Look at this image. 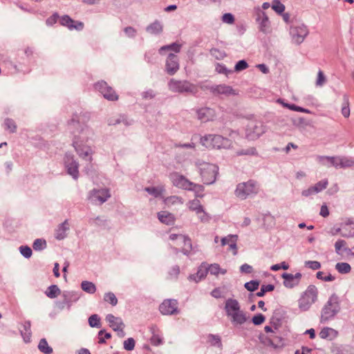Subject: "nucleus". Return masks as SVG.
Returning <instances> with one entry per match:
<instances>
[{
    "instance_id": "1",
    "label": "nucleus",
    "mask_w": 354,
    "mask_h": 354,
    "mask_svg": "<svg viewBox=\"0 0 354 354\" xmlns=\"http://www.w3.org/2000/svg\"><path fill=\"white\" fill-rule=\"evenodd\" d=\"M83 115L73 114L68 120V125L71 129H76L74 132L73 146L79 156L89 162H91L93 151L90 146L86 143L91 139L94 135L93 131L87 125L83 124Z\"/></svg>"
},
{
    "instance_id": "2",
    "label": "nucleus",
    "mask_w": 354,
    "mask_h": 354,
    "mask_svg": "<svg viewBox=\"0 0 354 354\" xmlns=\"http://www.w3.org/2000/svg\"><path fill=\"white\" fill-rule=\"evenodd\" d=\"M224 308L233 325H242L248 320L246 313L241 309V306L236 299H227Z\"/></svg>"
},
{
    "instance_id": "3",
    "label": "nucleus",
    "mask_w": 354,
    "mask_h": 354,
    "mask_svg": "<svg viewBox=\"0 0 354 354\" xmlns=\"http://www.w3.org/2000/svg\"><path fill=\"white\" fill-rule=\"evenodd\" d=\"M340 300L336 294H333L323 306L321 311L320 322L326 323L333 319L340 311Z\"/></svg>"
},
{
    "instance_id": "4",
    "label": "nucleus",
    "mask_w": 354,
    "mask_h": 354,
    "mask_svg": "<svg viewBox=\"0 0 354 354\" xmlns=\"http://www.w3.org/2000/svg\"><path fill=\"white\" fill-rule=\"evenodd\" d=\"M201 173L203 181L206 185H210L216 181L218 167L214 164L208 162H196Z\"/></svg>"
},
{
    "instance_id": "5",
    "label": "nucleus",
    "mask_w": 354,
    "mask_h": 354,
    "mask_svg": "<svg viewBox=\"0 0 354 354\" xmlns=\"http://www.w3.org/2000/svg\"><path fill=\"white\" fill-rule=\"evenodd\" d=\"M201 143L206 147L216 149L229 148L232 145L230 140L220 135L209 134L201 138Z\"/></svg>"
},
{
    "instance_id": "6",
    "label": "nucleus",
    "mask_w": 354,
    "mask_h": 354,
    "mask_svg": "<svg viewBox=\"0 0 354 354\" xmlns=\"http://www.w3.org/2000/svg\"><path fill=\"white\" fill-rule=\"evenodd\" d=\"M318 290L314 285H310L298 301V306L303 311L308 310L317 299Z\"/></svg>"
},
{
    "instance_id": "7",
    "label": "nucleus",
    "mask_w": 354,
    "mask_h": 354,
    "mask_svg": "<svg viewBox=\"0 0 354 354\" xmlns=\"http://www.w3.org/2000/svg\"><path fill=\"white\" fill-rule=\"evenodd\" d=\"M168 88L174 93L196 94L198 92L197 86L187 80L171 79L168 82Z\"/></svg>"
},
{
    "instance_id": "8",
    "label": "nucleus",
    "mask_w": 354,
    "mask_h": 354,
    "mask_svg": "<svg viewBox=\"0 0 354 354\" xmlns=\"http://www.w3.org/2000/svg\"><path fill=\"white\" fill-rule=\"evenodd\" d=\"M258 185L252 180L246 183H241L237 185L235 189V195L241 200H245L252 194H256L258 192Z\"/></svg>"
},
{
    "instance_id": "9",
    "label": "nucleus",
    "mask_w": 354,
    "mask_h": 354,
    "mask_svg": "<svg viewBox=\"0 0 354 354\" xmlns=\"http://www.w3.org/2000/svg\"><path fill=\"white\" fill-rule=\"evenodd\" d=\"M266 132V127L260 121L250 122L245 130V136L248 140H254Z\"/></svg>"
},
{
    "instance_id": "10",
    "label": "nucleus",
    "mask_w": 354,
    "mask_h": 354,
    "mask_svg": "<svg viewBox=\"0 0 354 354\" xmlns=\"http://www.w3.org/2000/svg\"><path fill=\"white\" fill-rule=\"evenodd\" d=\"M88 197L92 203L102 205L111 197V193L107 188L93 189L89 192Z\"/></svg>"
},
{
    "instance_id": "11",
    "label": "nucleus",
    "mask_w": 354,
    "mask_h": 354,
    "mask_svg": "<svg viewBox=\"0 0 354 354\" xmlns=\"http://www.w3.org/2000/svg\"><path fill=\"white\" fill-rule=\"evenodd\" d=\"M309 33L307 26L304 24L292 26L290 34L292 41L299 45L301 44Z\"/></svg>"
},
{
    "instance_id": "12",
    "label": "nucleus",
    "mask_w": 354,
    "mask_h": 354,
    "mask_svg": "<svg viewBox=\"0 0 354 354\" xmlns=\"http://www.w3.org/2000/svg\"><path fill=\"white\" fill-rule=\"evenodd\" d=\"M95 88L98 91L103 97L110 101H115L118 99V95L112 87L109 86L104 81H100L95 84Z\"/></svg>"
},
{
    "instance_id": "13",
    "label": "nucleus",
    "mask_w": 354,
    "mask_h": 354,
    "mask_svg": "<svg viewBox=\"0 0 354 354\" xmlns=\"http://www.w3.org/2000/svg\"><path fill=\"white\" fill-rule=\"evenodd\" d=\"M64 164L67 172L74 179H77L79 176V163L75 160L74 156L70 153H66L64 157Z\"/></svg>"
},
{
    "instance_id": "14",
    "label": "nucleus",
    "mask_w": 354,
    "mask_h": 354,
    "mask_svg": "<svg viewBox=\"0 0 354 354\" xmlns=\"http://www.w3.org/2000/svg\"><path fill=\"white\" fill-rule=\"evenodd\" d=\"M169 179L174 186L185 190L190 189L189 186L192 185V182L189 181L187 178L178 172L170 174Z\"/></svg>"
},
{
    "instance_id": "15",
    "label": "nucleus",
    "mask_w": 354,
    "mask_h": 354,
    "mask_svg": "<svg viewBox=\"0 0 354 354\" xmlns=\"http://www.w3.org/2000/svg\"><path fill=\"white\" fill-rule=\"evenodd\" d=\"M302 274L297 272L295 274L284 272L281 274L283 279V284L287 288H293L297 286L301 281Z\"/></svg>"
},
{
    "instance_id": "16",
    "label": "nucleus",
    "mask_w": 354,
    "mask_h": 354,
    "mask_svg": "<svg viewBox=\"0 0 354 354\" xmlns=\"http://www.w3.org/2000/svg\"><path fill=\"white\" fill-rule=\"evenodd\" d=\"M256 21L258 24L259 31L265 34L270 32V24L267 15L264 12L261 10L257 12Z\"/></svg>"
},
{
    "instance_id": "17",
    "label": "nucleus",
    "mask_w": 354,
    "mask_h": 354,
    "mask_svg": "<svg viewBox=\"0 0 354 354\" xmlns=\"http://www.w3.org/2000/svg\"><path fill=\"white\" fill-rule=\"evenodd\" d=\"M210 92L216 95H223L225 96L236 95L237 92L232 86L226 84L214 85L209 88Z\"/></svg>"
},
{
    "instance_id": "18",
    "label": "nucleus",
    "mask_w": 354,
    "mask_h": 354,
    "mask_svg": "<svg viewBox=\"0 0 354 354\" xmlns=\"http://www.w3.org/2000/svg\"><path fill=\"white\" fill-rule=\"evenodd\" d=\"M162 315H173L178 312V302L175 299H166L159 307Z\"/></svg>"
},
{
    "instance_id": "19",
    "label": "nucleus",
    "mask_w": 354,
    "mask_h": 354,
    "mask_svg": "<svg viewBox=\"0 0 354 354\" xmlns=\"http://www.w3.org/2000/svg\"><path fill=\"white\" fill-rule=\"evenodd\" d=\"M179 69V63L178 57L173 54L170 53L166 60V71L170 75H174Z\"/></svg>"
},
{
    "instance_id": "20",
    "label": "nucleus",
    "mask_w": 354,
    "mask_h": 354,
    "mask_svg": "<svg viewBox=\"0 0 354 354\" xmlns=\"http://www.w3.org/2000/svg\"><path fill=\"white\" fill-rule=\"evenodd\" d=\"M60 24L64 26H66L70 30L75 29L77 30H82L84 28V24L82 22L75 21L68 15L62 17Z\"/></svg>"
},
{
    "instance_id": "21",
    "label": "nucleus",
    "mask_w": 354,
    "mask_h": 354,
    "mask_svg": "<svg viewBox=\"0 0 354 354\" xmlns=\"http://www.w3.org/2000/svg\"><path fill=\"white\" fill-rule=\"evenodd\" d=\"M197 115L198 120L205 122L215 118V111L208 107H203L197 111Z\"/></svg>"
},
{
    "instance_id": "22",
    "label": "nucleus",
    "mask_w": 354,
    "mask_h": 354,
    "mask_svg": "<svg viewBox=\"0 0 354 354\" xmlns=\"http://www.w3.org/2000/svg\"><path fill=\"white\" fill-rule=\"evenodd\" d=\"M69 230L68 221L66 219L58 225L55 231V238L57 240H63L67 236V232Z\"/></svg>"
},
{
    "instance_id": "23",
    "label": "nucleus",
    "mask_w": 354,
    "mask_h": 354,
    "mask_svg": "<svg viewBox=\"0 0 354 354\" xmlns=\"http://www.w3.org/2000/svg\"><path fill=\"white\" fill-rule=\"evenodd\" d=\"M354 161L346 157L333 156V159L332 161V167H334L335 168L350 167H352Z\"/></svg>"
},
{
    "instance_id": "24",
    "label": "nucleus",
    "mask_w": 354,
    "mask_h": 354,
    "mask_svg": "<svg viewBox=\"0 0 354 354\" xmlns=\"http://www.w3.org/2000/svg\"><path fill=\"white\" fill-rule=\"evenodd\" d=\"M106 321L109 322V326L115 331L119 328H124L125 326L120 317H115L112 314H108L106 316Z\"/></svg>"
},
{
    "instance_id": "25",
    "label": "nucleus",
    "mask_w": 354,
    "mask_h": 354,
    "mask_svg": "<svg viewBox=\"0 0 354 354\" xmlns=\"http://www.w3.org/2000/svg\"><path fill=\"white\" fill-rule=\"evenodd\" d=\"M207 272H208L207 263H203L198 267L196 274L189 275L188 279L189 280H193L195 282H198L200 280L204 279L206 277Z\"/></svg>"
},
{
    "instance_id": "26",
    "label": "nucleus",
    "mask_w": 354,
    "mask_h": 354,
    "mask_svg": "<svg viewBox=\"0 0 354 354\" xmlns=\"http://www.w3.org/2000/svg\"><path fill=\"white\" fill-rule=\"evenodd\" d=\"M337 232H340L341 235L344 237L354 236V223L344 224L341 228L337 229L336 232L333 234Z\"/></svg>"
},
{
    "instance_id": "27",
    "label": "nucleus",
    "mask_w": 354,
    "mask_h": 354,
    "mask_svg": "<svg viewBox=\"0 0 354 354\" xmlns=\"http://www.w3.org/2000/svg\"><path fill=\"white\" fill-rule=\"evenodd\" d=\"M133 120H129L124 115H117L112 118H110L108 120L109 125H116L119 124H123L125 126H129L132 124Z\"/></svg>"
},
{
    "instance_id": "28",
    "label": "nucleus",
    "mask_w": 354,
    "mask_h": 354,
    "mask_svg": "<svg viewBox=\"0 0 354 354\" xmlns=\"http://www.w3.org/2000/svg\"><path fill=\"white\" fill-rule=\"evenodd\" d=\"M159 221L166 225H173L174 223V216L171 213L167 211H162L158 213Z\"/></svg>"
},
{
    "instance_id": "29",
    "label": "nucleus",
    "mask_w": 354,
    "mask_h": 354,
    "mask_svg": "<svg viewBox=\"0 0 354 354\" xmlns=\"http://www.w3.org/2000/svg\"><path fill=\"white\" fill-rule=\"evenodd\" d=\"M337 331L329 327H325L320 331L319 335L322 339L333 340L337 336Z\"/></svg>"
},
{
    "instance_id": "30",
    "label": "nucleus",
    "mask_w": 354,
    "mask_h": 354,
    "mask_svg": "<svg viewBox=\"0 0 354 354\" xmlns=\"http://www.w3.org/2000/svg\"><path fill=\"white\" fill-rule=\"evenodd\" d=\"M62 297L66 299V302L68 303V310H69L72 303L79 299L80 295L74 291H64L62 294Z\"/></svg>"
},
{
    "instance_id": "31",
    "label": "nucleus",
    "mask_w": 354,
    "mask_h": 354,
    "mask_svg": "<svg viewBox=\"0 0 354 354\" xmlns=\"http://www.w3.org/2000/svg\"><path fill=\"white\" fill-rule=\"evenodd\" d=\"M147 32L151 35H158L162 31V25L160 21L156 20L152 24H149L147 28Z\"/></svg>"
},
{
    "instance_id": "32",
    "label": "nucleus",
    "mask_w": 354,
    "mask_h": 354,
    "mask_svg": "<svg viewBox=\"0 0 354 354\" xmlns=\"http://www.w3.org/2000/svg\"><path fill=\"white\" fill-rule=\"evenodd\" d=\"M30 322L26 321L23 325V330H21V334L24 338L25 342L28 343L30 341L31 330H30Z\"/></svg>"
},
{
    "instance_id": "33",
    "label": "nucleus",
    "mask_w": 354,
    "mask_h": 354,
    "mask_svg": "<svg viewBox=\"0 0 354 354\" xmlns=\"http://www.w3.org/2000/svg\"><path fill=\"white\" fill-rule=\"evenodd\" d=\"M45 294L48 297L54 299L61 294V290L57 285H51L47 288Z\"/></svg>"
},
{
    "instance_id": "34",
    "label": "nucleus",
    "mask_w": 354,
    "mask_h": 354,
    "mask_svg": "<svg viewBox=\"0 0 354 354\" xmlns=\"http://www.w3.org/2000/svg\"><path fill=\"white\" fill-rule=\"evenodd\" d=\"M145 191L148 192L149 194L153 196L154 197L157 198L161 196L162 192L165 191V188L163 186L147 187L145 188Z\"/></svg>"
},
{
    "instance_id": "35",
    "label": "nucleus",
    "mask_w": 354,
    "mask_h": 354,
    "mask_svg": "<svg viewBox=\"0 0 354 354\" xmlns=\"http://www.w3.org/2000/svg\"><path fill=\"white\" fill-rule=\"evenodd\" d=\"M81 288L84 292L89 294H93L96 291L95 285L88 281H83L81 283Z\"/></svg>"
},
{
    "instance_id": "36",
    "label": "nucleus",
    "mask_w": 354,
    "mask_h": 354,
    "mask_svg": "<svg viewBox=\"0 0 354 354\" xmlns=\"http://www.w3.org/2000/svg\"><path fill=\"white\" fill-rule=\"evenodd\" d=\"M38 348L44 354H50L53 353V348L48 346L46 339L44 338L39 341Z\"/></svg>"
},
{
    "instance_id": "37",
    "label": "nucleus",
    "mask_w": 354,
    "mask_h": 354,
    "mask_svg": "<svg viewBox=\"0 0 354 354\" xmlns=\"http://www.w3.org/2000/svg\"><path fill=\"white\" fill-rule=\"evenodd\" d=\"M316 159L317 162L323 166L327 167H332L333 156H317Z\"/></svg>"
},
{
    "instance_id": "38",
    "label": "nucleus",
    "mask_w": 354,
    "mask_h": 354,
    "mask_svg": "<svg viewBox=\"0 0 354 354\" xmlns=\"http://www.w3.org/2000/svg\"><path fill=\"white\" fill-rule=\"evenodd\" d=\"M335 269L341 274H347L350 272L351 268L348 263L341 262L335 265Z\"/></svg>"
},
{
    "instance_id": "39",
    "label": "nucleus",
    "mask_w": 354,
    "mask_h": 354,
    "mask_svg": "<svg viewBox=\"0 0 354 354\" xmlns=\"http://www.w3.org/2000/svg\"><path fill=\"white\" fill-rule=\"evenodd\" d=\"M169 50L178 53L180 50V45L176 43H173L170 45L163 46L159 49V53L163 54L165 51Z\"/></svg>"
},
{
    "instance_id": "40",
    "label": "nucleus",
    "mask_w": 354,
    "mask_h": 354,
    "mask_svg": "<svg viewBox=\"0 0 354 354\" xmlns=\"http://www.w3.org/2000/svg\"><path fill=\"white\" fill-rule=\"evenodd\" d=\"M47 243L43 239H37L34 241L32 248L36 251H41L46 248Z\"/></svg>"
},
{
    "instance_id": "41",
    "label": "nucleus",
    "mask_w": 354,
    "mask_h": 354,
    "mask_svg": "<svg viewBox=\"0 0 354 354\" xmlns=\"http://www.w3.org/2000/svg\"><path fill=\"white\" fill-rule=\"evenodd\" d=\"M89 222L93 225H95L97 226H100L103 227H106L108 224L107 220L104 216H97L93 219H91Z\"/></svg>"
},
{
    "instance_id": "42",
    "label": "nucleus",
    "mask_w": 354,
    "mask_h": 354,
    "mask_svg": "<svg viewBox=\"0 0 354 354\" xmlns=\"http://www.w3.org/2000/svg\"><path fill=\"white\" fill-rule=\"evenodd\" d=\"M104 300L111 304L113 306H116L118 304V299L116 298L114 293L111 292H109L104 294Z\"/></svg>"
},
{
    "instance_id": "43",
    "label": "nucleus",
    "mask_w": 354,
    "mask_h": 354,
    "mask_svg": "<svg viewBox=\"0 0 354 354\" xmlns=\"http://www.w3.org/2000/svg\"><path fill=\"white\" fill-rule=\"evenodd\" d=\"M342 113L345 118H348L350 115L348 97L346 95H344V104L342 109Z\"/></svg>"
},
{
    "instance_id": "44",
    "label": "nucleus",
    "mask_w": 354,
    "mask_h": 354,
    "mask_svg": "<svg viewBox=\"0 0 354 354\" xmlns=\"http://www.w3.org/2000/svg\"><path fill=\"white\" fill-rule=\"evenodd\" d=\"M328 183V180L326 179L320 180L313 186V189L315 190L316 194L319 193L320 192L326 188Z\"/></svg>"
},
{
    "instance_id": "45",
    "label": "nucleus",
    "mask_w": 354,
    "mask_h": 354,
    "mask_svg": "<svg viewBox=\"0 0 354 354\" xmlns=\"http://www.w3.org/2000/svg\"><path fill=\"white\" fill-rule=\"evenodd\" d=\"M6 129L11 133H15L17 130V125L15 121L10 118H6L4 121Z\"/></svg>"
},
{
    "instance_id": "46",
    "label": "nucleus",
    "mask_w": 354,
    "mask_h": 354,
    "mask_svg": "<svg viewBox=\"0 0 354 354\" xmlns=\"http://www.w3.org/2000/svg\"><path fill=\"white\" fill-rule=\"evenodd\" d=\"M209 342L213 346H218L221 347L222 346L221 337L217 335L209 334L207 336Z\"/></svg>"
},
{
    "instance_id": "47",
    "label": "nucleus",
    "mask_w": 354,
    "mask_h": 354,
    "mask_svg": "<svg viewBox=\"0 0 354 354\" xmlns=\"http://www.w3.org/2000/svg\"><path fill=\"white\" fill-rule=\"evenodd\" d=\"M259 286V281L257 280H252L249 282H246L244 284V287L245 289H247L248 291L253 292L258 289Z\"/></svg>"
},
{
    "instance_id": "48",
    "label": "nucleus",
    "mask_w": 354,
    "mask_h": 354,
    "mask_svg": "<svg viewBox=\"0 0 354 354\" xmlns=\"http://www.w3.org/2000/svg\"><path fill=\"white\" fill-rule=\"evenodd\" d=\"M88 324L91 327L100 328V319L99 316L96 314L92 315L88 318Z\"/></svg>"
},
{
    "instance_id": "49",
    "label": "nucleus",
    "mask_w": 354,
    "mask_h": 354,
    "mask_svg": "<svg viewBox=\"0 0 354 354\" xmlns=\"http://www.w3.org/2000/svg\"><path fill=\"white\" fill-rule=\"evenodd\" d=\"M274 285H272V284L263 285L261 287L260 291L257 292L256 295L259 297H263V296H264L266 292H271V291L274 290Z\"/></svg>"
},
{
    "instance_id": "50",
    "label": "nucleus",
    "mask_w": 354,
    "mask_h": 354,
    "mask_svg": "<svg viewBox=\"0 0 354 354\" xmlns=\"http://www.w3.org/2000/svg\"><path fill=\"white\" fill-rule=\"evenodd\" d=\"M165 203L167 205H174V204H183V200L182 198L178 196H171L169 197H167L165 199Z\"/></svg>"
},
{
    "instance_id": "51",
    "label": "nucleus",
    "mask_w": 354,
    "mask_h": 354,
    "mask_svg": "<svg viewBox=\"0 0 354 354\" xmlns=\"http://www.w3.org/2000/svg\"><path fill=\"white\" fill-rule=\"evenodd\" d=\"M189 187L190 189H187V190L195 192L196 196L201 197L203 196L202 194H201V193H202L204 190V187L203 185L192 183V185Z\"/></svg>"
},
{
    "instance_id": "52",
    "label": "nucleus",
    "mask_w": 354,
    "mask_h": 354,
    "mask_svg": "<svg viewBox=\"0 0 354 354\" xmlns=\"http://www.w3.org/2000/svg\"><path fill=\"white\" fill-rule=\"evenodd\" d=\"M19 252L22 256L28 259L32 256V252L30 247L27 245H21L19 247Z\"/></svg>"
},
{
    "instance_id": "53",
    "label": "nucleus",
    "mask_w": 354,
    "mask_h": 354,
    "mask_svg": "<svg viewBox=\"0 0 354 354\" xmlns=\"http://www.w3.org/2000/svg\"><path fill=\"white\" fill-rule=\"evenodd\" d=\"M304 266L313 270H319L321 268V263L317 261H306Z\"/></svg>"
},
{
    "instance_id": "54",
    "label": "nucleus",
    "mask_w": 354,
    "mask_h": 354,
    "mask_svg": "<svg viewBox=\"0 0 354 354\" xmlns=\"http://www.w3.org/2000/svg\"><path fill=\"white\" fill-rule=\"evenodd\" d=\"M346 245V243L345 241L344 240H342V239H339L336 241V243H335V252L337 253V254H341L342 251V250H345V246Z\"/></svg>"
},
{
    "instance_id": "55",
    "label": "nucleus",
    "mask_w": 354,
    "mask_h": 354,
    "mask_svg": "<svg viewBox=\"0 0 354 354\" xmlns=\"http://www.w3.org/2000/svg\"><path fill=\"white\" fill-rule=\"evenodd\" d=\"M135 347V340L129 337L124 342V348L127 351H132Z\"/></svg>"
},
{
    "instance_id": "56",
    "label": "nucleus",
    "mask_w": 354,
    "mask_h": 354,
    "mask_svg": "<svg viewBox=\"0 0 354 354\" xmlns=\"http://www.w3.org/2000/svg\"><path fill=\"white\" fill-rule=\"evenodd\" d=\"M316 277L318 279L324 281H333L335 280V277L332 274H329L326 277H324V272L322 271H319L316 274Z\"/></svg>"
},
{
    "instance_id": "57",
    "label": "nucleus",
    "mask_w": 354,
    "mask_h": 354,
    "mask_svg": "<svg viewBox=\"0 0 354 354\" xmlns=\"http://www.w3.org/2000/svg\"><path fill=\"white\" fill-rule=\"evenodd\" d=\"M207 269L208 272H209L211 274L218 275L220 271V266L217 263H213L211 265L207 264Z\"/></svg>"
},
{
    "instance_id": "58",
    "label": "nucleus",
    "mask_w": 354,
    "mask_h": 354,
    "mask_svg": "<svg viewBox=\"0 0 354 354\" xmlns=\"http://www.w3.org/2000/svg\"><path fill=\"white\" fill-rule=\"evenodd\" d=\"M326 82V77L322 71H319L317 74V78L316 81V85L317 86H323Z\"/></svg>"
},
{
    "instance_id": "59",
    "label": "nucleus",
    "mask_w": 354,
    "mask_h": 354,
    "mask_svg": "<svg viewBox=\"0 0 354 354\" xmlns=\"http://www.w3.org/2000/svg\"><path fill=\"white\" fill-rule=\"evenodd\" d=\"M169 239L174 241L176 239H180L183 243H188L189 244V239L187 238L186 236L182 235V234H171L169 235Z\"/></svg>"
},
{
    "instance_id": "60",
    "label": "nucleus",
    "mask_w": 354,
    "mask_h": 354,
    "mask_svg": "<svg viewBox=\"0 0 354 354\" xmlns=\"http://www.w3.org/2000/svg\"><path fill=\"white\" fill-rule=\"evenodd\" d=\"M272 8L276 12L278 13H281L285 10L284 5L278 1H276L273 3Z\"/></svg>"
},
{
    "instance_id": "61",
    "label": "nucleus",
    "mask_w": 354,
    "mask_h": 354,
    "mask_svg": "<svg viewBox=\"0 0 354 354\" xmlns=\"http://www.w3.org/2000/svg\"><path fill=\"white\" fill-rule=\"evenodd\" d=\"M222 21L223 23L232 24L234 22V17L231 13H225L222 16Z\"/></svg>"
},
{
    "instance_id": "62",
    "label": "nucleus",
    "mask_w": 354,
    "mask_h": 354,
    "mask_svg": "<svg viewBox=\"0 0 354 354\" xmlns=\"http://www.w3.org/2000/svg\"><path fill=\"white\" fill-rule=\"evenodd\" d=\"M238 239L237 235L230 234V235L221 239V245L223 246H224L227 244H228L230 245V243L232 242V239Z\"/></svg>"
},
{
    "instance_id": "63",
    "label": "nucleus",
    "mask_w": 354,
    "mask_h": 354,
    "mask_svg": "<svg viewBox=\"0 0 354 354\" xmlns=\"http://www.w3.org/2000/svg\"><path fill=\"white\" fill-rule=\"evenodd\" d=\"M248 67V63L245 60L239 61L234 67L236 71H241L246 69Z\"/></svg>"
},
{
    "instance_id": "64",
    "label": "nucleus",
    "mask_w": 354,
    "mask_h": 354,
    "mask_svg": "<svg viewBox=\"0 0 354 354\" xmlns=\"http://www.w3.org/2000/svg\"><path fill=\"white\" fill-rule=\"evenodd\" d=\"M265 321V317L262 314H257L252 317V323L254 325H260Z\"/></svg>"
}]
</instances>
